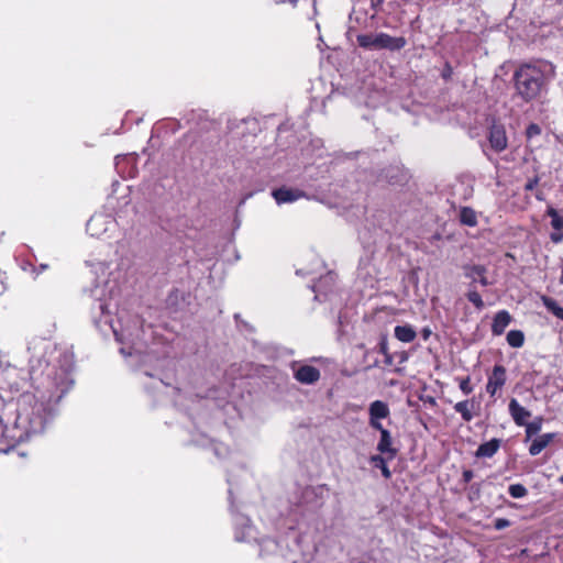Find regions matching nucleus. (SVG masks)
Here are the masks:
<instances>
[{
    "instance_id": "26",
    "label": "nucleus",
    "mask_w": 563,
    "mask_h": 563,
    "mask_svg": "<svg viewBox=\"0 0 563 563\" xmlns=\"http://www.w3.org/2000/svg\"><path fill=\"white\" fill-rule=\"evenodd\" d=\"M466 297L477 309H482L484 307L482 297L476 290H470L466 294Z\"/></svg>"
},
{
    "instance_id": "39",
    "label": "nucleus",
    "mask_w": 563,
    "mask_h": 563,
    "mask_svg": "<svg viewBox=\"0 0 563 563\" xmlns=\"http://www.w3.org/2000/svg\"><path fill=\"white\" fill-rule=\"evenodd\" d=\"M235 540L239 542L244 541V532L243 531H236L235 532Z\"/></svg>"
},
{
    "instance_id": "38",
    "label": "nucleus",
    "mask_w": 563,
    "mask_h": 563,
    "mask_svg": "<svg viewBox=\"0 0 563 563\" xmlns=\"http://www.w3.org/2000/svg\"><path fill=\"white\" fill-rule=\"evenodd\" d=\"M451 74H452V68L449 65H446L444 71L442 74L443 78H445V79L450 78Z\"/></svg>"
},
{
    "instance_id": "19",
    "label": "nucleus",
    "mask_w": 563,
    "mask_h": 563,
    "mask_svg": "<svg viewBox=\"0 0 563 563\" xmlns=\"http://www.w3.org/2000/svg\"><path fill=\"white\" fill-rule=\"evenodd\" d=\"M460 221L465 225L475 227L477 224L475 211L470 207H463L460 211Z\"/></svg>"
},
{
    "instance_id": "7",
    "label": "nucleus",
    "mask_w": 563,
    "mask_h": 563,
    "mask_svg": "<svg viewBox=\"0 0 563 563\" xmlns=\"http://www.w3.org/2000/svg\"><path fill=\"white\" fill-rule=\"evenodd\" d=\"M390 411L388 405L382 400H375L369 405V426L373 429H382L383 424L379 419H385L389 416Z\"/></svg>"
},
{
    "instance_id": "15",
    "label": "nucleus",
    "mask_w": 563,
    "mask_h": 563,
    "mask_svg": "<svg viewBox=\"0 0 563 563\" xmlns=\"http://www.w3.org/2000/svg\"><path fill=\"white\" fill-rule=\"evenodd\" d=\"M511 321V317L508 311L501 310L496 313L493 324H492V332L495 335H500L504 333L505 329L508 327V324Z\"/></svg>"
},
{
    "instance_id": "9",
    "label": "nucleus",
    "mask_w": 563,
    "mask_h": 563,
    "mask_svg": "<svg viewBox=\"0 0 563 563\" xmlns=\"http://www.w3.org/2000/svg\"><path fill=\"white\" fill-rule=\"evenodd\" d=\"M489 143L493 150L501 152L507 147L506 131L503 125L493 124L489 131Z\"/></svg>"
},
{
    "instance_id": "27",
    "label": "nucleus",
    "mask_w": 563,
    "mask_h": 563,
    "mask_svg": "<svg viewBox=\"0 0 563 563\" xmlns=\"http://www.w3.org/2000/svg\"><path fill=\"white\" fill-rule=\"evenodd\" d=\"M213 451H214V454L218 456V457H224L229 454V449L228 446H225L224 444L222 443H217L214 444L213 446Z\"/></svg>"
},
{
    "instance_id": "5",
    "label": "nucleus",
    "mask_w": 563,
    "mask_h": 563,
    "mask_svg": "<svg viewBox=\"0 0 563 563\" xmlns=\"http://www.w3.org/2000/svg\"><path fill=\"white\" fill-rule=\"evenodd\" d=\"M356 40L358 45L366 49L399 51L407 43L402 36L394 37L386 33L360 34Z\"/></svg>"
},
{
    "instance_id": "25",
    "label": "nucleus",
    "mask_w": 563,
    "mask_h": 563,
    "mask_svg": "<svg viewBox=\"0 0 563 563\" xmlns=\"http://www.w3.org/2000/svg\"><path fill=\"white\" fill-rule=\"evenodd\" d=\"M527 493V488L521 484H512L509 486V494L514 498H522Z\"/></svg>"
},
{
    "instance_id": "22",
    "label": "nucleus",
    "mask_w": 563,
    "mask_h": 563,
    "mask_svg": "<svg viewBox=\"0 0 563 563\" xmlns=\"http://www.w3.org/2000/svg\"><path fill=\"white\" fill-rule=\"evenodd\" d=\"M542 423H543V418L542 417H536L533 419V421L527 422V424H523L526 427L527 439H530L531 437L537 434L541 430Z\"/></svg>"
},
{
    "instance_id": "10",
    "label": "nucleus",
    "mask_w": 563,
    "mask_h": 563,
    "mask_svg": "<svg viewBox=\"0 0 563 563\" xmlns=\"http://www.w3.org/2000/svg\"><path fill=\"white\" fill-rule=\"evenodd\" d=\"M295 378L302 384H313L319 380L320 372L314 366L303 365L296 371Z\"/></svg>"
},
{
    "instance_id": "45",
    "label": "nucleus",
    "mask_w": 563,
    "mask_h": 563,
    "mask_svg": "<svg viewBox=\"0 0 563 563\" xmlns=\"http://www.w3.org/2000/svg\"><path fill=\"white\" fill-rule=\"evenodd\" d=\"M478 490H479V487H478V485H476V490H474V494H477Z\"/></svg>"
},
{
    "instance_id": "28",
    "label": "nucleus",
    "mask_w": 563,
    "mask_h": 563,
    "mask_svg": "<svg viewBox=\"0 0 563 563\" xmlns=\"http://www.w3.org/2000/svg\"><path fill=\"white\" fill-rule=\"evenodd\" d=\"M460 388L465 394L468 395L473 391V388L471 386V378L465 377L460 382Z\"/></svg>"
},
{
    "instance_id": "46",
    "label": "nucleus",
    "mask_w": 563,
    "mask_h": 563,
    "mask_svg": "<svg viewBox=\"0 0 563 563\" xmlns=\"http://www.w3.org/2000/svg\"><path fill=\"white\" fill-rule=\"evenodd\" d=\"M141 357H142V360H143V358H146V357H148V354H145V355H143V356H141Z\"/></svg>"
},
{
    "instance_id": "12",
    "label": "nucleus",
    "mask_w": 563,
    "mask_h": 563,
    "mask_svg": "<svg viewBox=\"0 0 563 563\" xmlns=\"http://www.w3.org/2000/svg\"><path fill=\"white\" fill-rule=\"evenodd\" d=\"M509 412L517 426L522 427L527 424V419L531 417V412L512 398L509 401Z\"/></svg>"
},
{
    "instance_id": "40",
    "label": "nucleus",
    "mask_w": 563,
    "mask_h": 563,
    "mask_svg": "<svg viewBox=\"0 0 563 563\" xmlns=\"http://www.w3.org/2000/svg\"><path fill=\"white\" fill-rule=\"evenodd\" d=\"M430 334H431L430 329L424 328V329L422 330V336H423V339H424V340H427V339L429 338V335H430Z\"/></svg>"
},
{
    "instance_id": "16",
    "label": "nucleus",
    "mask_w": 563,
    "mask_h": 563,
    "mask_svg": "<svg viewBox=\"0 0 563 563\" xmlns=\"http://www.w3.org/2000/svg\"><path fill=\"white\" fill-rule=\"evenodd\" d=\"M500 443L499 439H492L482 443L475 453L476 457H492L498 451Z\"/></svg>"
},
{
    "instance_id": "17",
    "label": "nucleus",
    "mask_w": 563,
    "mask_h": 563,
    "mask_svg": "<svg viewBox=\"0 0 563 563\" xmlns=\"http://www.w3.org/2000/svg\"><path fill=\"white\" fill-rule=\"evenodd\" d=\"M554 437H555L554 433H545V434L538 437L531 443V445L529 448V453L532 456L538 455L539 453H541V451L543 449H545L550 444V442L553 440Z\"/></svg>"
},
{
    "instance_id": "35",
    "label": "nucleus",
    "mask_w": 563,
    "mask_h": 563,
    "mask_svg": "<svg viewBox=\"0 0 563 563\" xmlns=\"http://www.w3.org/2000/svg\"><path fill=\"white\" fill-rule=\"evenodd\" d=\"M379 352L384 355H387L389 354L388 353V347H387V343L385 341H382L380 344H379Z\"/></svg>"
},
{
    "instance_id": "3",
    "label": "nucleus",
    "mask_w": 563,
    "mask_h": 563,
    "mask_svg": "<svg viewBox=\"0 0 563 563\" xmlns=\"http://www.w3.org/2000/svg\"><path fill=\"white\" fill-rule=\"evenodd\" d=\"M47 419V409L43 400L33 395H23L19 401V409L14 428L19 434L14 435L18 441H25L32 434L41 433L44 430Z\"/></svg>"
},
{
    "instance_id": "34",
    "label": "nucleus",
    "mask_w": 563,
    "mask_h": 563,
    "mask_svg": "<svg viewBox=\"0 0 563 563\" xmlns=\"http://www.w3.org/2000/svg\"><path fill=\"white\" fill-rule=\"evenodd\" d=\"M462 476H463V481H464V483H468V482H471V481H472V478L474 477V474H473V471H471V470H465V471L463 472V475H462Z\"/></svg>"
},
{
    "instance_id": "20",
    "label": "nucleus",
    "mask_w": 563,
    "mask_h": 563,
    "mask_svg": "<svg viewBox=\"0 0 563 563\" xmlns=\"http://www.w3.org/2000/svg\"><path fill=\"white\" fill-rule=\"evenodd\" d=\"M542 302L549 311H551L556 318L563 321V308L558 302L548 296H542Z\"/></svg>"
},
{
    "instance_id": "4",
    "label": "nucleus",
    "mask_w": 563,
    "mask_h": 563,
    "mask_svg": "<svg viewBox=\"0 0 563 563\" xmlns=\"http://www.w3.org/2000/svg\"><path fill=\"white\" fill-rule=\"evenodd\" d=\"M71 369L73 357L68 354L63 355V364L58 371L55 368L48 369L47 377H52V383L47 387L49 394L47 397L48 401H58L70 388L73 385Z\"/></svg>"
},
{
    "instance_id": "32",
    "label": "nucleus",
    "mask_w": 563,
    "mask_h": 563,
    "mask_svg": "<svg viewBox=\"0 0 563 563\" xmlns=\"http://www.w3.org/2000/svg\"><path fill=\"white\" fill-rule=\"evenodd\" d=\"M540 128L537 124H530L527 129V133L529 136L537 135L540 133Z\"/></svg>"
},
{
    "instance_id": "31",
    "label": "nucleus",
    "mask_w": 563,
    "mask_h": 563,
    "mask_svg": "<svg viewBox=\"0 0 563 563\" xmlns=\"http://www.w3.org/2000/svg\"><path fill=\"white\" fill-rule=\"evenodd\" d=\"M228 483L230 485V488H229L230 509H231V512L234 514L233 489H232V482L230 478L228 479Z\"/></svg>"
},
{
    "instance_id": "42",
    "label": "nucleus",
    "mask_w": 563,
    "mask_h": 563,
    "mask_svg": "<svg viewBox=\"0 0 563 563\" xmlns=\"http://www.w3.org/2000/svg\"><path fill=\"white\" fill-rule=\"evenodd\" d=\"M536 197L539 200H543L542 192H537Z\"/></svg>"
},
{
    "instance_id": "24",
    "label": "nucleus",
    "mask_w": 563,
    "mask_h": 563,
    "mask_svg": "<svg viewBox=\"0 0 563 563\" xmlns=\"http://www.w3.org/2000/svg\"><path fill=\"white\" fill-rule=\"evenodd\" d=\"M454 409L456 412L461 413L462 418L464 421H471L473 419V415L471 413L470 411V408H468V401L467 400H463V401H459L454 405Z\"/></svg>"
},
{
    "instance_id": "13",
    "label": "nucleus",
    "mask_w": 563,
    "mask_h": 563,
    "mask_svg": "<svg viewBox=\"0 0 563 563\" xmlns=\"http://www.w3.org/2000/svg\"><path fill=\"white\" fill-rule=\"evenodd\" d=\"M463 269H464L465 276L471 278L473 282H475L476 278H478L482 286L489 285V282L487 280V278L485 276V274H486L485 266H483V265H464Z\"/></svg>"
},
{
    "instance_id": "33",
    "label": "nucleus",
    "mask_w": 563,
    "mask_h": 563,
    "mask_svg": "<svg viewBox=\"0 0 563 563\" xmlns=\"http://www.w3.org/2000/svg\"><path fill=\"white\" fill-rule=\"evenodd\" d=\"M539 183V177H534L532 179H529V181L525 185L526 190H532Z\"/></svg>"
},
{
    "instance_id": "6",
    "label": "nucleus",
    "mask_w": 563,
    "mask_h": 563,
    "mask_svg": "<svg viewBox=\"0 0 563 563\" xmlns=\"http://www.w3.org/2000/svg\"><path fill=\"white\" fill-rule=\"evenodd\" d=\"M115 227L114 220L106 214H93L87 222V232L91 236L102 238Z\"/></svg>"
},
{
    "instance_id": "2",
    "label": "nucleus",
    "mask_w": 563,
    "mask_h": 563,
    "mask_svg": "<svg viewBox=\"0 0 563 563\" xmlns=\"http://www.w3.org/2000/svg\"><path fill=\"white\" fill-rule=\"evenodd\" d=\"M115 296L117 292L114 290V286L110 285L108 282L103 286H96L93 289H91V297L93 298V302L91 305V314L93 322L100 330H103L104 325L111 328L115 339L119 342H131L132 345L129 347V351H126V347L124 346L120 349V352L123 355H139L141 351L136 347V343L130 339V334L119 332L118 329L113 325L112 313L117 308Z\"/></svg>"
},
{
    "instance_id": "44",
    "label": "nucleus",
    "mask_w": 563,
    "mask_h": 563,
    "mask_svg": "<svg viewBox=\"0 0 563 563\" xmlns=\"http://www.w3.org/2000/svg\"><path fill=\"white\" fill-rule=\"evenodd\" d=\"M478 490H479V487H478V485H476V490H474V494H477Z\"/></svg>"
},
{
    "instance_id": "47",
    "label": "nucleus",
    "mask_w": 563,
    "mask_h": 563,
    "mask_svg": "<svg viewBox=\"0 0 563 563\" xmlns=\"http://www.w3.org/2000/svg\"><path fill=\"white\" fill-rule=\"evenodd\" d=\"M560 482L563 484V475L560 477Z\"/></svg>"
},
{
    "instance_id": "23",
    "label": "nucleus",
    "mask_w": 563,
    "mask_h": 563,
    "mask_svg": "<svg viewBox=\"0 0 563 563\" xmlns=\"http://www.w3.org/2000/svg\"><path fill=\"white\" fill-rule=\"evenodd\" d=\"M371 462L374 464L375 467L380 468L382 474L385 478H390L391 473L386 464V460L382 455H373L371 457Z\"/></svg>"
},
{
    "instance_id": "8",
    "label": "nucleus",
    "mask_w": 563,
    "mask_h": 563,
    "mask_svg": "<svg viewBox=\"0 0 563 563\" xmlns=\"http://www.w3.org/2000/svg\"><path fill=\"white\" fill-rule=\"evenodd\" d=\"M506 383V368L503 365H495L492 375L488 377L486 390L494 396L497 389L501 388Z\"/></svg>"
},
{
    "instance_id": "21",
    "label": "nucleus",
    "mask_w": 563,
    "mask_h": 563,
    "mask_svg": "<svg viewBox=\"0 0 563 563\" xmlns=\"http://www.w3.org/2000/svg\"><path fill=\"white\" fill-rule=\"evenodd\" d=\"M507 342L512 347H520L523 345L525 335L520 330H511L507 333Z\"/></svg>"
},
{
    "instance_id": "18",
    "label": "nucleus",
    "mask_w": 563,
    "mask_h": 563,
    "mask_svg": "<svg viewBox=\"0 0 563 563\" xmlns=\"http://www.w3.org/2000/svg\"><path fill=\"white\" fill-rule=\"evenodd\" d=\"M416 331L411 325H397L395 328V336L401 342H412L416 339Z\"/></svg>"
},
{
    "instance_id": "1",
    "label": "nucleus",
    "mask_w": 563,
    "mask_h": 563,
    "mask_svg": "<svg viewBox=\"0 0 563 563\" xmlns=\"http://www.w3.org/2000/svg\"><path fill=\"white\" fill-rule=\"evenodd\" d=\"M554 76L555 66L548 60L521 64L514 73L516 93L525 102L537 100L548 90Z\"/></svg>"
},
{
    "instance_id": "30",
    "label": "nucleus",
    "mask_w": 563,
    "mask_h": 563,
    "mask_svg": "<svg viewBox=\"0 0 563 563\" xmlns=\"http://www.w3.org/2000/svg\"><path fill=\"white\" fill-rule=\"evenodd\" d=\"M551 224H552V227H553L555 230H561V229H563V217L559 214V218L553 219V220L551 221Z\"/></svg>"
},
{
    "instance_id": "41",
    "label": "nucleus",
    "mask_w": 563,
    "mask_h": 563,
    "mask_svg": "<svg viewBox=\"0 0 563 563\" xmlns=\"http://www.w3.org/2000/svg\"><path fill=\"white\" fill-rule=\"evenodd\" d=\"M385 363L387 365H391L393 363V356L390 354L385 355Z\"/></svg>"
},
{
    "instance_id": "29",
    "label": "nucleus",
    "mask_w": 563,
    "mask_h": 563,
    "mask_svg": "<svg viewBox=\"0 0 563 563\" xmlns=\"http://www.w3.org/2000/svg\"><path fill=\"white\" fill-rule=\"evenodd\" d=\"M510 526V521L508 519H505V518H498L495 520V523H494V527L495 529L497 530H503L507 527Z\"/></svg>"
},
{
    "instance_id": "14",
    "label": "nucleus",
    "mask_w": 563,
    "mask_h": 563,
    "mask_svg": "<svg viewBox=\"0 0 563 563\" xmlns=\"http://www.w3.org/2000/svg\"><path fill=\"white\" fill-rule=\"evenodd\" d=\"M303 192L300 190H294L289 188H278L273 191V197L278 203L291 202L302 197Z\"/></svg>"
},
{
    "instance_id": "43",
    "label": "nucleus",
    "mask_w": 563,
    "mask_h": 563,
    "mask_svg": "<svg viewBox=\"0 0 563 563\" xmlns=\"http://www.w3.org/2000/svg\"><path fill=\"white\" fill-rule=\"evenodd\" d=\"M428 402H430V404L434 405V404H435V400H434V398L429 397Z\"/></svg>"
},
{
    "instance_id": "37",
    "label": "nucleus",
    "mask_w": 563,
    "mask_h": 563,
    "mask_svg": "<svg viewBox=\"0 0 563 563\" xmlns=\"http://www.w3.org/2000/svg\"><path fill=\"white\" fill-rule=\"evenodd\" d=\"M548 214H549V217H551V221H552L553 219L559 218V212H558L554 208H550V209L548 210Z\"/></svg>"
},
{
    "instance_id": "11",
    "label": "nucleus",
    "mask_w": 563,
    "mask_h": 563,
    "mask_svg": "<svg viewBox=\"0 0 563 563\" xmlns=\"http://www.w3.org/2000/svg\"><path fill=\"white\" fill-rule=\"evenodd\" d=\"M380 432V440L377 444V450L382 454H387L389 460L394 459L397 455V450L391 445V435L390 432L382 427V429H377Z\"/></svg>"
},
{
    "instance_id": "36",
    "label": "nucleus",
    "mask_w": 563,
    "mask_h": 563,
    "mask_svg": "<svg viewBox=\"0 0 563 563\" xmlns=\"http://www.w3.org/2000/svg\"><path fill=\"white\" fill-rule=\"evenodd\" d=\"M551 240L554 242V243H559L563 240V234L561 233H552L551 234Z\"/></svg>"
}]
</instances>
